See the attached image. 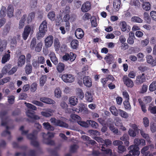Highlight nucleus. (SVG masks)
Wrapping results in <instances>:
<instances>
[{"label": "nucleus", "mask_w": 156, "mask_h": 156, "mask_svg": "<svg viewBox=\"0 0 156 156\" xmlns=\"http://www.w3.org/2000/svg\"><path fill=\"white\" fill-rule=\"evenodd\" d=\"M71 117L73 120L76 121L77 123L78 121H80L81 119L80 116L75 114L71 115Z\"/></svg>", "instance_id": "nucleus-62"}, {"label": "nucleus", "mask_w": 156, "mask_h": 156, "mask_svg": "<svg viewBox=\"0 0 156 156\" xmlns=\"http://www.w3.org/2000/svg\"><path fill=\"white\" fill-rule=\"evenodd\" d=\"M42 125L44 128L48 130L53 131L55 129L54 127L51 125L48 122L43 123Z\"/></svg>", "instance_id": "nucleus-22"}, {"label": "nucleus", "mask_w": 156, "mask_h": 156, "mask_svg": "<svg viewBox=\"0 0 156 156\" xmlns=\"http://www.w3.org/2000/svg\"><path fill=\"white\" fill-rule=\"evenodd\" d=\"M118 152L119 153H122L126 151V149L125 146L121 145L118 146Z\"/></svg>", "instance_id": "nucleus-54"}, {"label": "nucleus", "mask_w": 156, "mask_h": 156, "mask_svg": "<svg viewBox=\"0 0 156 156\" xmlns=\"http://www.w3.org/2000/svg\"><path fill=\"white\" fill-rule=\"evenodd\" d=\"M27 115L30 119H32L30 121L32 123L35 122V126L38 130L40 131L42 126L39 123L35 122L34 120H38L40 119V117L38 115H35V112L31 110L28 109L26 112Z\"/></svg>", "instance_id": "nucleus-3"}, {"label": "nucleus", "mask_w": 156, "mask_h": 156, "mask_svg": "<svg viewBox=\"0 0 156 156\" xmlns=\"http://www.w3.org/2000/svg\"><path fill=\"white\" fill-rule=\"evenodd\" d=\"M55 96L57 98L60 97L61 94V91L60 88H56L55 90Z\"/></svg>", "instance_id": "nucleus-60"}, {"label": "nucleus", "mask_w": 156, "mask_h": 156, "mask_svg": "<svg viewBox=\"0 0 156 156\" xmlns=\"http://www.w3.org/2000/svg\"><path fill=\"white\" fill-rule=\"evenodd\" d=\"M6 8L2 6V9L0 11V17L1 18H4L6 15Z\"/></svg>", "instance_id": "nucleus-47"}, {"label": "nucleus", "mask_w": 156, "mask_h": 156, "mask_svg": "<svg viewBox=\"0 0 156 156\" xmlns=\"http://www.w3.org/2000/svg\"><path fill=\"white\" fill-rule=\"evenodd\" d=\"M22 10L21 9H18L15 12V16L16 18L18 20L20 19L21 16Z\"/></svg>", "instance_id": "nucleus-50"}, {"label": "nucleus", "mask_w": 156, "mask_h": 156, "mask_svg": "<svg viewBox=\"0 0 156 156\" xmlns=\"http://www.w3.org/2000/svg\"><path fill=\"white\" fill-rule=\"evenodd\" d=\"M13 147L15 148H20L21 149L25 150L27 149V147L26 146H23L22 147H19L18 144L16 142H14L12 143Z\"/></svg>", "instance_id": "nucleus-57"}, {"label": "nucleus", "mask_w": 156, "mask_h": 156, "mask_svg": "<svg viewBox=\"0 0 156 156\" xmlns=\"http://www.w3.org/2000/svg\"><path fill=\"white\" fill-rule=\"evenodd\" d=\"M73 110L78 113L83 112L86 113L87 112V108L85 107L83 104H80L77 108H74Z\"/></svg>", "instance_id": "nucleus-8"}, {"label": "nucleus", "mask_w": 156, "mask_h": 156, "mask_svg": "<svg viewBox=\"0 0 156 156\" xmlns=\"http://www.w3.org/2000/svg\"><path fill=\"white\" fill-rule=\"evenodd\" d=\"M131 6H133L135 8H139L140 6V3L138 0H131L129 2Z\"/></svg>", "instance_id": "nucleus-24"}, {"label": "nucleus", "mask_w": 156, "mask_h": 156, "mask_svg": "<svg viewBox=\"0 0 156 156\" xmlns=\"http://www.w3.org/2000/svg\"><path fill=\"white\" fill-rule=\"evenodd\" d=\"M79 42L77 40H73L70 43L71 48L73 49H77L79 46Z\"/></svg>", "instance_id": "nucleus-26"}, {"label": "nucleus", "mask_w": 156, "mask_h": 156, "mask_svg": "<svg viewBox=\"0 0 156 156\" xmlns=\"http://www.w3.org/2000/svg\"><path fill=\"white\" fill-rule=\"evenodd\" d=\"M91 2L88 1H86L82 5L81 7V11L83 12H86L91 9Z\"/></svg>", "instance_id": "nucleus-7"}, {"label": "nucleus", "mask_w": 156, "mask_h": 156, "mask_svg": "<svg viewBox=\"0 0 156 156\" xmlns=\"http://www.w3.org/2000/svg\"><path fill=\"white\" fill-rule=\"evenodd\" d=\"M83 83L87 87H90L92 85L91 79L88 76H85L83 78Z\"/></svg>", "instance_id": "nucleus-10"}, {"label": "nucleus", "mask_w": 156, "mask_h": 156, "mask_svg": "<svg viewBox=\"0 0 156 156\" xmlns=\"http://www.w3.org/2000/svg\"><path fill=\"white\" fill-rule=\"evenodd\" d=\"M42 136L43 139H51L54 137V133L50 132H48L47 134L43 133H42Z\"/></svg>", "instance_id": "nucleus-25"}, {"label": "nucleus", "mask_w": 156, "mask_h": 156, "mask_svg": "<svg viewBox=\"0 0 156 156\" xmlns=\"http://www.w3.org/2000/svg\"><path fill=\"white\" fill-rule=\"evenodd\" d=\"M7 43L6 41L5 40H2L0 38V51L2 52L4 50L5 48Z\"/></svg>", "instance_id": "nucleus-27"}, {"label": "nucleus", "mask_w": 156, "mask_h": 156, "mask_svg": "<svg viewBox=\"0 0 156 156\" xmlns=\"http://www.w3.org/2000/svg\"><path fill=\"white\" fill-rule=\"evenodd\" d=\"M118 111L119 114L121 117L126 119L128 118V115L127 113L126 112L120 109H119Z\"/></svg>", "instance_id": "nucleus-37"}, {"label": "nucleus", "mask_w": 156, "mask_h": 156, "mask_svg": "<svg viewBox=\"0 0 156 156\" xmlns=\"http://www.w3.org/2000/svg\"><path fill=\"white\" fill-rule=\"evenodd\" d=\"M149 148V146H146L143 147L141 150V152L143 154V155L145 156H147L148 154L150 153L149 151H147L146 152Z\"/></svg>", "instance_id": "nucleus-32"}, {"label": "nucleus", "mask_w": 156, "mask_h": 156, "mask_svg": "<svg viewBox=\"0 0 156 156\" xmlns=\"http://www.w3.org/2000/svg\"><path fill=\"white\" fill-rule=\"evenodd\" d=\"M78 148V146L76 144H74L71 146L70 149V151L71 152H75L77 149Z\"/></svg>", "instance_id": "nucleus-64"}, {"label": "nucleus", "mask_w": 156, "mask_h": 156, "mask_svg": "<svg viewBox=\"0 0 156 156\" xmlns=\"http://www.w3.org/2000/svg\"><path fill=\"white\" fill-rule=\"evenodd\" d=\"M38 131L37 130H34L33 133L27 135V138L31 141L34 140H36L37 139V135L38 133Z\"/></svg>", "instance_id": "nucleus-14"}, {"label": "nucleus", "mask_w": 156, "mask_h": 156, "mask_svg": "<svg viewBox=\"0 0 156 156\" xmlns=\"http://www.w3.org/2000/svg\"><path fill=\"white\" fill-rule=\"evenodd\" d=\"M151 5L148 2H145L143 3L142 5V7L144 10L147 11L150 10Z\"/></svg>", "instance_id": "nucleus-28"}, {"label": "nucleus", "mask_w": 156, "mask_h": 156, "mask_svg": "<svg viewBox=\"0 0 156 156\" xmlns=\"http://www.w3.org/2000/svg\"><path fill=\"white\" fill-rule=\"evenodd\" d=\"M25 56L24 55H21L19 57L18 62V66L22 67L25 62Z\"/></svg>", "instance_id": "nucleus-19"}, {"label": "nucleus", "mask_w": 156, "mask_h": 156, "mask_svg": "<svg viewBox=\"0 0 156 156\" xmlns=\"http://www.w3.org/2000/svg\"><path fill=\"white\" fill-rule=\"evenodd\" d=\"M115 125L117 126H119L122 125V120L119 118H116L114 121Z\"/></svg>", "instance_id": "nucleus-52"}, {"label": "nucleus", "mask_w": 156, "mask_h": 156, "mask_svg": "<svg viewBox=\"0 0 156 156\" xmlns=\"http://www.w3.org/2000/svg\"><path fill=\"white\" fill-rule=\"evenodd\" d=\"M32 65L30 64H27L25 68V72L27 74H29L32 72Z\"/></svg>", "instance_id": "nucleus-33"}, {"label": "nucleus", "mask_w": 156, "mask_h": 156, "mask_svg": "<svg viewBox=\"0 0 156 156\" xmlns=\"http://www.w3.org/2000/svg\"><path fill=\"white\" fill-rule=\"evenodd\" d=\"M77 99L75 97H71L69 99V102L71 105H75L76 104L77 101Z\"/></svg>", "instance_id": "nucleus-48"}, {"label": "nucleus", "mask_w": 156, "mask_h": 156, "mask_svg": "<svg viewBox=\"0 0 156 156\" xmlns=\"http://www.w3.org/2000/svg\"><path fill=\"white\" fill-rule=\"evenodd\" d=\"M144 19L147 23L149 24L150 23L151 19L147 12H144Z\"/></svg>", "instance_id": "nucleus-43"}, {"label": "nucleus", "mask_w": 156, "mask_h": 156, "mask_svg": "<svg viewBox=\"0 0 156 156\" xmlns=\"http://www.w3.org/2000/svg\"><path fill=\"white\" fill-rule=\"evenodd\" d=\"M27 16L26 14H24L21 17V20L19 22V26L18 27L19 29H22L24 27Z\"/></svg>", "instance_id": "nucleus-21"}, {"label": "nucleus", "mask_w": 156, "mask_h": 156, "mask_svg": "<svg viewBox=\"0 0 156 156\" xmlns=\"http://www.w3.org/2000/svg\"><path fill=\"white\" fill-rule=\"evenodd\" d=\"M10 54L6 53L3 55L2 58V63L4 64L9 60L10 58Z\"/></svg>", "instance_id": "nucleus-34"}, {"label": "nucleus", "mask_w": 156, "mask_h": 156, "mask_svg": "<svg viewBox=\"0 0 156 156\" xmlns=\"http://www.w3.org/2000/svg\"><path fill=\"white\" fill-rule=\"evenodd\" d=\"M88 122L89 127L90 126L93 128L96 129L98 126V124L94 121L90 120Z\"/></svg>", "instance_id": "nucleus-41"}, {"label": "nucleus", "mask_w": 156, "mask_h": 156, "mask_svg": "<svg viewBox=\"0 0 156 156\" xmlns=\"http://www.w3.org/2000/svg\"><path fill=\"white\" fill-rule=\"evenodd\" d=\"M121 1L120 0H114L113 2V6L114 8L118 10L120 6Z\"/></svg>", "instance_id": "nucleus-46"}, {"label": "nucleus", "mask_w": 156, "mask_h": 156, "mask_svg": "<svg viewBox=\"0 0 156 156\" xmlns=\"http://www.w3.org/2000/svg\"><path fill=\"white\" fill-rule=\"evenodd\" d=\"M123 80L124 83L128 87L132 88L134 84L132 80L128 77H124Z\"/></svg>", "instance_id": "nucleus-11"}, {"label": "nucleus", "mask_w": 156, "mask_h": 156, "mask_svg": "<svg viewBox=\"0 0 156 156\" xmlns=\"http://www.w3.org/2000/svg\"><path fill=\"white\" fill-rule=\"evenodd\" d=\"M36 44V39L35 37L32 39L30 44V47L32 49H34Z\"/></svg>", "instance_id": "nucleus-59"}, {"label": "nucleus", "mask_w": 156, "mask_h": 156, "mask_svg": "<svg viewBox=\"0 0 156 156\" xmlns=\"http://www.w3.org/2000/svg\"><path fill=\"white\" fill-rule=\"evenodd\" d=\"M104 59L107 63L110 64L113 62L114 57L112 54L108 53L105 57Z\"/></svg>", "instance_id": "nucleus-17"}, {"label": "nucleus", "mask_w": 156, "mask_h": 156, "mask_svg": "<svg viewBox=\"0 0 156 156\" xmlns=\"http://www.w3.org/2000/svg\"><path fill=\"white\" fill-rule=\"evenodd\" d=\"M59 148L60 147H57L54 149H49L48 151L52 155L54 156H58L57 150L59 149Z\"/></svg>", "instance_id": "nucleus-38"}, {"label": "nucleus", "mask_w": 156, "mask_h": 156, "mask_svg": "<svg viewBox=\"0 0 156 156\" xmlns=\"http://www.w3.org/2000/svg\"><path fill=\"white\" fill-rule=\"evenodd\" d=\"M40 100L41 101L48 104H53L55 103L54 100L47 97L41 98Z\"/></svg>", "instance_id": "nucleus-18"}, {"label": "nucleus", "mask_w": 156, "mask_h": 156, "mask_svg": "<svg viewBox=\"0 0 156 156\" xmlns=\"http://www.w3.org/2000/svg\"><path fill=\"white\" fill-rule=\"evenodd\" d=\"M65 66L64 63L60 62L57 64L56 66V69L58 72L61 73L65 70Z\"/></svg>", "instance_id": "nucleus-20"}, {"label": "nucleus", "mask_w": 156, "mask_h": 156, "mask_svg": "<svg viewBox=\"0 0 156 156\" xmlns=\"http://www.w3.org/2000/svg\"><path fill=\"white\" fill-rule=\"evenodd\" d=\"M88 122H89V120H87L86 122L80 120V121H78V123L81 126L87 128L89 127V124Z\"/></svg>", "instance_id": "nucleus-53"}, {"label": "nucleus", "mask_w": 156, "mask_h": 156, "mask_svg": "<svg viewBox=\"0 0 156 156\" xmlns=\"http://www.w3.org/2000/svg\"><path fill=\"white\" fill-rule=\"evenodd\" d=\"M8 113V111L6 110H2L0 112V118L1 119V124L2 126H5L6 130L4 131L1 133V136H5L7 135H9V137L8 139L10 140L11 138V133L10 131H8L9 127L7 126V121L8 117H6V115Z\"/></svg>", "instance_id": "nucleus-1"}, {"label": "nucleus", "mask_w": 156, "mask_h": 156, "mask_svg": "<svg viewBox=\"0 0 156 156\" xmlns=\"http://www.w3.org/2000/svg\"><path fill=\"white\" fill-rule=\"evenodd\" d=\"M107 78H108V85L109 83H110V82H111V83H112L115 81V78L112 75H108V76L107 77Z\"/></svg>", "instance_id": "nucleus-58"}, {"label": "nucleus", "mask_w": 156, "mask_h": 156, "mask_svg": "<svg viewBox=\"0 0 156 156\" xmlns=\"http://www.w3.org/2000/svg\"><path fill=\"white\" fill-rule=\"evenodd\" d=\"M138 101L141 106V109L142 111L144 113H146L147 112V109H146V107L145 104L142 101L141 99H139Z\"/></svg>", "instance_id": "nucleus-44"}, {"label": "nucleus", "mask_w": 156, "mask_h": 156, "mask_svg": "<svg viewBox=\"0 0 156 156\" xmlns=\"http://www.w3.org/2000/svg\"><path fill=\"white\" fill-rule=\"evenodd\" d=\"M134 145L130 146L128 148L129 150L131 149L130 152L133 153V154L134 156H138L140 154L139 151V146H142L145 145V141L144 140L142 139L136 138L134 140Z\"/></svg>", "instance_id": "nucleus-2"}, {"label": "nucleus", "mask_w": 156, "mask_h": 156, "mask_svg": "<svg viewBox=\"0 0 156 156\" xmlns=\"http://www.w3.org/2000/svg\"><path fill=\"white\" fill-rule=\"evenodd\" d=\"M110 110L112 113L114 115L117 116L119 114L118 110H117L115 106H112L110 108Z\"/></svg>", "instance_id": "nucleus-31"}, {"label": "nucleus", "mask_w": 156, "mask_h": 156, "mask_svg": "<svg viewBox=\"0 0 156 156\" xmlns=\"http://www.w3.org/2000/svg\"><path fill=\"white\" fill-rule=\"evenodd\" d=\"M42 46V44L41 42L38 43L34 48L35 51L37 52H40L41 50Z\"/></svg>", "instance_id": "nucleus-56"}, {"label": "nucleus", "mask_w": 156, "mask_h": 156, "mask_svg": "<svg viewBox=\"0 0 156 156\" xmlns=\"http://www.w3.org/2000/svg\"><path fill=\"white\" fill-rule=\"evenodd\" d=\"M146 60L147 63L151 64L153 66L156 65V57L154 59L151 55H149L147 56Z\"/></svg>", "instance_id": "nucleus-15"}, {"label": "nucleus", "mask_w": 156, "mask_h": 156, "mask_svg": "<svg viewBox=\"0 0 156 156\" xmlns=\"http://www.w3.org/2000/svg\"><path fill=\"white\" fill-rule=\"evenodd\" d=\"M131 21L135 23H141L143 22V20L140 17L137 16H133L131 18Z\"/></svg>", "instance_id": "nucleus-40"}, {"label": "nucleus", "mask_w": 156, "mask_h": 156, "mask_svg": "<svg viewBox=\"0 0 156 156\" xmlns=\"http://www.w3.org/2000/svg\"><path fill=\"white\" fill-rule=\"evenodd\" d=\"M75 34L76 37L78 39L82 38L84 35L83 30L80 28H77L76 30Z\"/></svg>", "instance_id": "nucleus-13"}, {"label": "nucleus", "mask_w": 156, "mask_h": 156, "mask_svg": "<svg viewBox=\"0 0 156 156\" xmlns=\"http://www.w3.org/2000/svg\"><path fill=\"white\" fill-rule=\"evenodd\" d=\"M127 26V25L125 21H122L120 22V27L122 31L125 32L126 31Z\"/></svg>", "instance_id": "nucleus-35"}, {"label": "nucleus", "mask_w": 156, "mask_h": 156, "mask_svg": "<svg viewBox=\"0 0 156 156\" xmlns=\"http://www.w3.org/2000/svg\"><path fill=\"white\" fill-rule=\"evenodd\" d=\"M35 12H31L30 13L27 18V23H29L31 22L32 20H33L35 16Z\"/></svg>", "instance_id": "nucleus-29"}, {"label": "nucleus", "mask_w": 156, "mask_h": 156, "mask_svg": "<svg viewBox=\"0 0 156 156\" xmlns=\"http://www.w3.org/2000/svg\"><path fill=\"white\" fill-rule=\"evenodd\" d=\"M49 56L53 64L55 65H57L58 62V60L55 53L53 52H51L49 55Z\"/></svg>", "instance_id": "nucleus-16"}, {"label": "nucleus", "mask_w": 156, "mask_h": 156, "mask_svg": "<svg viewBox=\"0 0 156 156\" xmlns=\"http://www.w3.org/2000/svg\"><path fill=\"white\" fill-rule=\"evenodd\" d=\"M47 23L46 20H44L41 23L39 27V32L37 34V37L38 39L42 38L45 35L47 30Z\"/></svg>", "instance_id": "nucleus-4"}, {"label": "nucleus", "mask_w": 156, "mask_h": 156, "mask_svg": "<svg viewBox=\"0 0 156 156\" xmlns=\"http://www.w3.org/2000/svg\"><path fill=\"white\" fill-rule=\"evenodd\" d=\"M112 142L109 139H105L104 140V142H103L102 144V146L104 147H107L109 146H110L112 144Z\"/></svg>", "instance_id": "nucleus-45"}, {"label": "nucleus", "mask_w": 156, "mask_h": 156, "mask_svg": "<svg viewBox=\"0 0 156 156\" xmlns=\"http://www.w3.org/2000/svg\"><path fill=\"white\" fill-rule=\"evenodd\" d=\"M145 75V74L144 73H143L142 74L137 76L136 80V83L139 84H141L145 82L146 81V77Z\"/></svg>", "instance_id": "nucleus-12"}, {"label": "nucleus", "mask_w": 156, "mask_h": 156, "mask_svg": "<svg viewBox=\"0 0 156 156\" xmlns=\"http://www.w3.org/2000/svg\"><path fill=\"white\" fill-rule=\"evenodd\" d=\"M47 79V76L45 75H43L40 78V84L41 86H43L46 81Z\"/></svg>", "instance_id": "nucleus-39"}, {"label": "nucleus", "mask_w": 156, "mask_h": 156, "mask_svg": "<svg viewBox=\"0 0 156 156\" xmlns=\"http://www.w3.org/2000/svg\"><path fill=\"white\" fill-rule=\"evenodd\" d=\"M85 99L88 102H92L93 100V97L92 94L88 91H87L85 96Z\"/></svg>", "instance_id": "nucleus-23"}, {"label": "nucleus", "mask_w": 156, "mask_h": 156, "mask_svg": "<svg viewBox=\"0 0 156 156\" xmlns=\"http://www.w3.org/2000/svg\"><path fill=\"white\" fill-rule=\"evenodd\" d=\"M13 8L11 6L9 5L7 8V15L10 18L13 16Z\"/></svg>", "instance_id": "nucleus-30"}, {"label": "nucleus", "mask_w": 156, "mask_h": 156, "mask_svg": "<svg viewBox=\"0 0 156 156\" xmlns=\"http://www.w3.org/2000/svg\"><path fill=\"white\" fill-rule=\"evenodd\" d=\"M53 37L50 35L47 37L44 40L45 45L46 48L51 47L53 42Z\"/></svg>", "instance_id": "nucleus-9"}, {"label": "nucleus", "mask_w": 156, "mask_h": 156, "mask_svg": "<svg viewBox=\"0 0 156 156\" xmlns=\"http://www.w3.org/2000/svg\"><path fill=\"white\" fill-rule=\"evenodd\" d=\"M123 104L125 108L126 109L130 110L131 107L129 100H126L123 102Z\"/></svg>", "instance_id": "nucleus-55"}, {"label": "nucleus", "mask_w": 156, "mask_h": 156, "mask_svg": "<svg viewBox=\"0 0 156 156\" xmlns=\"http://www.w3.org/2000/svg\"><path fill=\"white\" fill-rule=\"evenodd\" d=\"M55 14L54 11L49 12L48 14V18L52 21H54L55 19Z\"/></svg>", "instance_id": "nucleus-49"}, {"label": "nucleus", "mask_w": 156, "mask_h": 156, "mask_svg": "<svg viewBox=\"0 0 156 156\" xmlns=\"http://www.w3.org/2000/svg\"><path fill=\"white\" fill-rule=\"evenodd\" d=\"M62 79L65 83H72L75 80L74 76L71 74L65 73L62 76Z\"/></svg>", "instance_id": "nucleus-5"}, {"label": "nucleus", "mask_w": 156, "mask_h": 156, "mask_svg": "<svg viewBox=\"0 0 156 156\" xmlns=\"http://www.w3.org/2000/svg\"><path fill=\"white\" fill-rule=\"evenodd\" d=\"M54 44L55 50H58L60 46V44L58 40H55L54 42Z\"/></svg>", "instance_id": "nucleus-61"}, {"label": "nucleus", "mask_w": 156, "mask_h": 156, "mask_svg": "<svg viewBox=\"0 0 156 156\" xmlns=\"http://www.w3.org/2000/svg\"><path fill=\"white\" fill-rule=\"evenodd\" d=\"M37 0H31L30 6L31 8H34L37 7Z\"/></svg>", "instance_id": "nucleus-63"}, {"label": "nucleus", "mask_w": 156, "mask_h": 156, "mask_svg": "<svg viewBox=\"0 0 156 156\" xmlns=\"http://www.w3.org/2000/svg\"><path fill=\"white\" fill-rule=\"evenodd\" d=\"M140 133L142 136L146 139L147 142H151L150 138V137L148 134L145 133L143 131H141Z\"/></svg>", "instance_id": "nucleus-42"}, {"label": "nucleus", "mask_w": 156, "mask_h": 156, "mask_svg": "<svg viewBox=\"0 0 156 156\" xmlns=\"http://www.w3.org/2000/svg\"><path fill=\"white\" fill-rule=\"evenodd\" d=\"M43 142L45 144L47 145H54L55 144V142L53 140L48 139H43Z\"/></svg>", "instance_id": "nucleus-51"}, {"label": "nucleus", "mask_w": 156, "mask_h": 156, "mask_svg": "<svg viewBox=\"0 0 156 156\" xmlns=\"http://www.w3.org/2000/svg\"><path fill=\"white\" fill-rule=\"evenodd\" d=\"M50 120L51 123L56 126L63 127H67L68 126V125L66 123L60 120L56 119L55 118H52Z\"/></svg>", "instance_id": "nucleus-6"}, {"label": "nucleus", "mask_w": 156, "mask_h": 156, "mask_svg": "<svg viewBox=\"0 0 156 156\" xmlns=\"http://www.w3.org/2000/svg\"><path fill=\"white\" fill-rule=\"evenodd\" d=\"M11 67V66L10 64H8L5 66L2 69V72L4 74H6L7 73H8V72L10 71L9 69Z\"/></svg>", "instance_id": "nucleus-36"}]
</instances>
